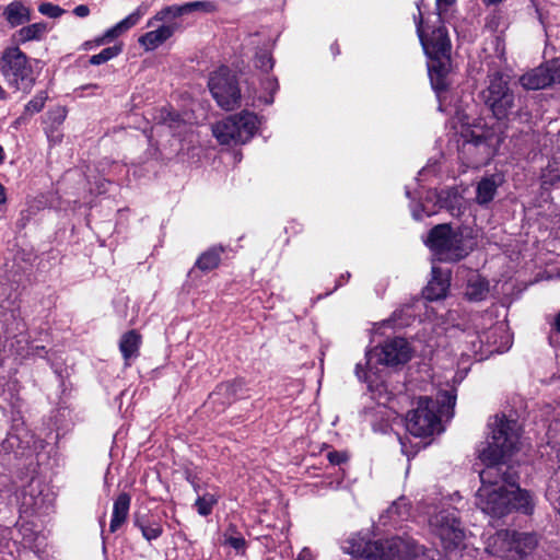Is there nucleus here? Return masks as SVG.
<instances>
[{
  "label": "nucleus",
  "mask_w": 560,
  "mask_h": 560,
  "mask_svg": "<svg viewBox=\"0 0 560 560\" xmlns=\"http://www.w3.org/2000/svg\"><path fill=\"white\" fill-rule=\"evenodd\" d=\"M427 244L441 261L460 260L470 250V246L463 233L453 230L448 224L434 226L430 231Z\"/></svg>",
  "instance_id": "5"
},
{
  "label": "nucleus",
  "mask_w": 560,
  "mask_h": 560,
  "mask_svg": "<svg viewBox=\"0 0 560 560\" xmlns=\"http://www.w3.org/2000/svg\"><path fill=\"white\" fill-rule=\"evenodd\" d=\"M480 96L498 119L506 118L514 107V93L509 86V77L501 72L488 75V85Z\"/></svg>",
  "instance_id": "9"
},
{
  "label": "nucleus",
  "mask_w": 560,
  "mask_h": 560,
  "mask_svg": "<svg viewBox=\"0 0 560 560\" xmlns=\"http://www.w3.org/2000/svg\"><path fill=\"white\" fill-rule=\"evenodd\" d=\"M328 459L331 464L339 465V464L343 463L347 458L343 454H341L339 452H330L328 454Z\"/></svg>",
  "instance_id": "46"
},
{
  "label": "nucleus",
  "mask_w": 560,
  "mask_h": 560,
  "mask_svg": "<svg viewBox=\"0 0 560 560\" xmlns=\"http://www.w3.org/2000/svg\"><path fill=\"white\" fill-rule=\"evenodd\" d=\"M513 533L512 560H518L530 553L537 546V537L530 533Z\"/></svg>",
  "instance_id": "18"
},
{
  "label": "nucleus",
  "mask_w": 560,
  "mask_h": 560,
  "mask_svg": "<svg viewBox=\"0 0 560 560\" xmlns=\"http://www.w3.org/2000/svg\"><path fill=\"white\" fill-rule=\"evenodd\" d=\"M50 117L54 122L57 125H60L66 119V110L63 108H57L56 110L51 112Z\"/></svg>",
  "instance_id": "45"
},
{
  "label": "nucleus",
  "mask_w": 560,
  "mask_h": 560,
  "mask_svg": "<svg viewBox=\"0 0 560 560\" xmlns=\"http://www.w3.org/2000/svg\"><path fill=\"white\" fill-rule=\"evenodd\" d=\"M400 444H401L402 452H404L407 456H409V453H408V451L406 450V443H405L402 440H400Z\"/></svg>",
  "instance_id": "58"
},
{
  "label": "nucleus",
  "mask_w": 560,
  "mask_h": 560,
  "mask_svg": "<svg viewBox=\"0 0 560 560\" xmlns=\"http://www.w3.org/2000/svg\"><path fill=\"white\" fill-rule=\"evenodd\" d=\"M413 217L417 220L421 219V215L417 211H413Z\"/></svg>",
  "instance_id": "59"
},
{
  "label": "nucleus",
  "mask_w": 560,
  "mask_h": 560,
  "mask_svg": "<svg viewBox=\"0 0 560 560\" xmlns=\"http://www.w3.org/2000/svg\"><path fill=\"white\" fill-rule=\"evenodd\" d=\"M217 503V499L212 494H205L196 500L195 505L200 515L207 516L211 513L213 505Z\"/></svg>",
  "instance_id": "38"
},
{
  "label": "nucleus",
  "mask_w": 560,
  "mask_h": 560,
  "mask_svg": "<svg viewBox=\"0 0 560 560\" xmlns=\"http://www.w3.org/2000/svg\"><path fill=\"white\" fill-rule=\"evenodd\" d=\"M4 158H5L4 150H3V148L0 145V164H2V163H3Z\"/></svg>",
  "instance_id": "57"
},
{
  "label": "nucleus",
  "mask_w": 560,
  "mask_h": 560,
  "mask_svg": "<svg viewBox=\"0 0 560 560\" xmlns=\"http://www.w3.org/2000/svg\"><path fill=\"white\" fill-rule=\"evenodd\" d=\"M552 84L560 83V58L547 61Z\"/></svg>",
  "instance_id": "43"
},
{
  "label": "nucleus",
  "mask_w": 560,
  "mask_h": 560,
  "mask_svg": "<svg viewBox=\"0 0 560 560\" xmlns=\"http://www.w3.org/2000/svg\"><path fill=\"white\" fill-rule=\"evenodd\" d=\"M481 336L489 347V352H504L511 346V338L504 324L493 326L490 330L483 331Z\"/></svg>",
  "instance_id": "16"
},
{
  "label": "nucleus",
  "mask_w": 560,
  "mask_h": 560,
  "mask_svg": "<svg viewBox=\"0 0 560 560\" xmlns=\"http://www.w3.org/2000/svg\"><path fill=\"white\" fill-rule=\"evenodd\" d=\"M429 525L434 536L440 539L446 552L459 550L464 546L465 532L455 508L438 511L429 518Z\"/></svg>",
  "instance_id": "8"
},
{
  "label": "nucleus",
  "mask_w": 560,
  "mask_h": 560,
  "mask_svg": "<svg viewBox=\"0 0 560 560\" xmlns=\"http://www.w3.org/2000/svg\"><path fill=\"white\" fill-rule=\"evenodd\" d=\"M499 183L494 176L485 177L478 184L476 188V201L477 203L485 206L493 200Z\"/></svg>",
  "instance_id": "23"
},
{
  "label": "nucleus",
  "mask_w": 560,
  "mask_h": 560,
  "mask_svg": "<svg viewBox=\"0 0 560 560\" xmlns=\"http://www.w3.org/2000/svg\"><path fill=\"white\" fill-rule=\"evenodd\" d=\"M553 327H555L556 331L558 334H560V312L557 314V316L555 318Z\"/></svg>",
  "instance_id": "54"
},
{
  "label": "nucleus",
  "mask_w": 560,
  "mask_h": 560,
  "mask_svg": "<svg viewBox=\"0 0 560 560\" xmlns=\"http://www.w3.org/2000/svg\"><path fill=\"white\" fill-rule=\"evenodd\" d=\"M222 249L211 248L205 252L196 261V267L202 271H210L217 268L220 264V256Z\"/></svg>",
  "instance_id": "29"
},
{
  "label": "nucleus",
  "mask_w": 560,
  "mask_h": 560,
  "mask_svg": "<svg viewBox=\"0 0 560 560\" xmlns=\"http://www.w3.org/2000/svg\"><path fill=\"white\" fill-rule=\"evenodd\" d=\"M186 7L184 4H173L163 8L161 11H159L149 22L148 26H151L153 24V21H165L168 19H175L182 15H186Z\"/></svg>",
  "instance_id": "32"
},
{
  "label": "nucleus",
  "mask_w": 560,
  "mask_h": 560,
  "mask_svg": "<svg viewBox=\"0 0 560 560\" xmlns=\"http://www.w3.org/2000/svg\"><path fill=\"white\" fill-rule=\"evenodd\" d=\"M258 118L248 110L230 115L212 125V133L221 144L245 143L257 130Z\"/></svg>",
  "instance_id": "6"
},
{
  "label": "nucleus",
  "mask_w": 560,
  "mask_h": 560,
  "mask_svg": "<svg viewBox=\"0 0 560 560\" xmlns=\"http://www.w3.org/2000/svg\"><path fill=\"white\" fill-rule=\"evenodd\" d=\"M411 347L409 342L401 337L387 339L382 345L368 351L365 354V366L363 371L361 363L355 366V375L360 381L366 382L372 387L374 381L372 375L377 373V365L396 366L407 363L411 359Z\"/></svg>",
  "instance_id": "4"
},
{
  "label": "nucleus",
  "mask_w": 560,
  "mask_h": 560,
  "mask_svg": "<svg viewBox=\"0 0 560 560\" xmlns=\"http://www.w3.org/2000/svg\"><path fill=\"white\" fill-rule=\"evenodd\" d=\"M489 425L490 441L479 451L486 468L479 474L481 486L476 493V505L491 517H502L513 510L530 513L533 500L529 492L516 485L514 475L503 463L518 450L521 428L504 416H495Z\"/></svg>",
  "instance_id": "1"
},
{
  "label": "nucleus",
  "mask_w": 560,
  "mask_h": 560,
  "mask_svg": "<svg viewBox=\"0 0 560 560\" xmlns=\"http://www.w3.org/2000/svg\"><path fill=\"white\" fill-rule=\"evenodd\" d=\"M456 396L453 392H442L438 399L420 397L417 407L409 411L406 428L410 434L418 438L430 436L441 432V415H448L454 408Z\"/></svg>",
  "instance_id": "2"
},
{
  "label": "nucleus",
  "mask_w": 560,
  "mask_h": 560,
  "mask_svg": "<svg viewBox=\"0 0 560 560\" xmlns=\"http://www.w3.org/2000/svg\"><path fill=\"white\" fill-rule=\"evenodd\" d=\"M3 16L10 26L15 27L30 21V9L20 1L9 3L3 11Z\"/></svg>",
  "instance_id": "22"
},
{
  "label": "nucleus",
  "mask_w": 560,
  "mask_h": 560,
  "mask_svg": "<svg viewBox=\"0 0 560 560\" xmlns=\"http://www.w3.org/2000/svg\"><path fill=\"white\" fill-rule=\"evenodd\" d=\"M462 343V355H477L480 353L479 360L483 358L482 348L485 345V340L482 339L481 334L477 332H463Z\"/></svg>",
  "instance_id": "24"
},
{
  "label": "nucleus",
  "mask_w": 560,
  "mask_h": 560,
  "mask_svg": "<svg viewBox=\"0 0 560 560\" xmlns=\"http://www.w3.org/2000/svg\"><path fill=\"white\" fill-rule=\"evenodd\" d=\"M546 498L560 514V468L550 477L546 489Z\"/></svg>",
  "instance_id": "28"
},
{
  "label": "nucleus",
  "mask_w": 560,
  "mask_h": 560,
  "mask_svg": "<svg viewBox=\"0 0 560 560\" xmlns=\"http://www.w3.org/2000/svg\"><path fill=\"white\" fill-rule=\"evenodd\" d=\"M296 560H312V553L308 549L304 548L298 556Z\"/></svg>",
  "instance_id": "53"
},
{
  "label": "nucleus",
  "mask_w": 560,
  "mask_h": 560,
  "mask_svg": "<svg viewBox=\"0 0 560 560\" xmlns=\"http://www.w3.org/2000/svg\"><path fill=\"white\" fill-rule=\"evenodd\" d=\"M235 386L236 385L232 384V383L222 384L219 386V390L217 393H214L213 395H211V397L219 395L221 393L235 394L236 393Z\"/></svg>",
  "instance_id": "47"
},
{
  "label": "nucleus",
  "mask_w": 560,
  "mask_h": 560,
  "mask_svg": "<svg viewBox=\"0 0 560 560\" xmlns=\"http://www.w3.org/2000/svg\"><path fill=\"white\" fill-rule=\"evenodd\" d=\"M262 92L259 95V100L265 104H271L275 101V95L278 90L277 78H266L261 81Z\"/></svg>",
  "instance_id": "34"
},
{
  "label": "nucleus",
  "mask_w": 560,
  "mask_h": 560,
  "mask_svg": "<svg viewBox=\"0 0 560 560\" xmlns=\"http://www.w3.org/2000/svg\"><path fill=\"white\" fill-rule=\"evenodd\" d=\"M542 187L553 186L560 183V163L553 161L547 165L542 175Z\"/></svg>",
  "instance_id": "33"
},
{
  "label": "nucleus",
  "mask_w": 560,
  "mask_h": 560,
  "mask_svg": "<svg viewBox=\"0 0 560 560\" xmlns=\"http://www.w3.org/2000/svg\"><path fill=\"white\" fill-rule=\"evenodd\" d=\"M7 200L5 192L3 186L0 184V205L4 203Z\"/></svg>",
  "instance_id": "55"
},
{
  "label": "nucleus",
  "mask_w": 560,
  "mask_h": 560,
  "mask_svg": "<svg viewBox=\"0 0 560 560\" xmlns=\"http://www.w3.org/2000/svg\"><path fill=\"white\" fill-rule=\"evenodd\" d=\"M275 66V61L268 51H260L256 55V67L267 72Z\"/></svg>",
  "instance_id": "41"
},
{
  "label": "nucleus",
  "mask_w": 560,
  "mask_h": 560,
  "mask_svg": "<svg viewBox=\"0 0 560 560\" xmlns=\"http://www.w3.org/2000/svg\"><path fill=\"white\" fill-rule=\"evenodd\" d=\"M135 525L141 530L143 538L148 541L159 538L163 533L159 522L151 521L144 516H136Z\"/></svg>",
  "instance_id": "27"
},
{
  "label": "nucleus",
  "mask_w": 560,
  "mask_h": 560,
  "mask_svg": "<svg viewBox=\"0 0 560 560\" xmlns=\"http://www.w3.org/2000/svg\"><path fill=\"white\" fill-rule=\"evenodd\" d=\"M448 287L447 278L438 276L436 270L433 268V278L428 283L424 295L430 301L440 300L446 295Z\"/></svg>",
  "instance_id": "25"
},
{
  "label": "nucleus",
  "mask_w": 560,
  "mask_h": 560,
  "mask_svg": "<svg viewBox=\"0 0 560 560\" xmlns=\"http://www.w3.org/2000/svg\"><path fill=\"white\" fill-rule=\"evenodd\" d=\"M38 11L44 14V15H47L49 18H59L65 11L58 7V5H55L52 3H42L38 8Z\"/></svg>",
  "instance_id": "42"
},
{
  "label": "nucleus",
  "mask_w": 560,
  "mask_h": 560,
  "mask_svg": "<svg viewBox=\"0 0 560 560\" xmlns=\"http://www.w3.org/2000/svg\"><path fill=\"white\" fill-rule=\"evenodd\" d=\"M557 427H558V423H556L555 425H551L549 431H548V435H549L548 443L552 444L553 447H556L557 445L560 444L559 441L557 440L556 434H555V432L557 430Z\"/></svg>",
  "instance_id": "49"
},
{
  "label": "nucleus",
  "mask_w": 560,
  "mask_h": 560,
  "mask_svg": "<svg viewBox=\"0 0 560 560\" xmlns=\"http://www.w3.org/2000/svg\"><path fill=\"white\" fill-rule=\"evenodd\" d=\"M374 541L372 540H365L360 535L352 536L348 538L343 545L342 550L346 553L355 556V557H362L368 560H371L372 556V545Z\"/></svg>",
  "instance_id": "20"
},
{
  "label": "nucleus",
  "mask_w": 560,
  "mask_h": 560,
  "mask_svg": "<svg viewBox=\"0 0 560 560\" xmlns=\"http://www.w3.org/2000/svg\"><path fill=\"white\" fill-rule=\"evenodd\" d=\"M46 353L45 347L43 346H36L31 349L32 355L43 357Z\"/></svg>",
  "instance_id": "52"
},
{
  "label": "nucleus",
  "mask_w": 560,
  "mask_h": 560,
  "mask_svg": "<svg viewBox=\"0 0 560 560\" xmlns=\"http://www.w3.org/2000/svg\"><path fill=\"white\" fill-rule=\"evenodd\" d=\"M459 200L460 198L456 192H447V198H443L442 195L439 196V202L441 203V207L448 208L452 214L456 215L459 214Z\"/></svg>",
  "instance_id": "39"
},
{
  "label": "nucleus",
  "mask_w": 560,
  "mask_h": 560,
  "mask_svg": "<svg viewBox=\"0 0 560 560\" xmlns=\"http://www.w3.org/2000/svg\"><path fill=\"white\" fill-rule=\"evenodd\" d=\"M512 530H500L488 539L486 550L495 557L512 560Z\"/></svg>",
  "instance_id": "14"
},
{
  "label": "nucleus",
  "mask_w": 560,
  "mask_h": 560,
  "mask_svg": "<svg viewBox=\"0 0 560 560\" xmlns=\"http://www.w3.org/2000/svg\"><path fill=\"white\" fill-rule=\"evenodd\" d=\"M141 335L135 329L129 330L121 336L119 341V350L126 361V364H129L128 361L131 358L139 355Z\"/></svg>",
  "instance_id": "21"
},
{
  "label": "nucleus",
  "mask_w": 560,
  "mask_h": 560,
  "mask_svg": "<svg viewBox=\"0 0 560 560\" xmlns=\"http://www.w3.org/2000/svg\"><path fill=\"white\" fill-rule=\"evenodd\" d=\"M73 13L79 18H85L90 14V8L85 4H80L74 8Z\"/></svg>",
  "instance_id": "48"
},
{
  "label": "nucleus",
  "mask_w": 560,
  "mask_h": 560,
  "mask_svg": "<svg viewBox=\"0 0 560 560\" xmlns=\"http://www.w3.org/2000/svg\"><path fill=\"white\" fill-rule=\"evenodd\" d=\"M187 14L195 11L212 12L215 9L213 2L210 1H192L185 3Z\"/></svg>",
  "instance_id": "40"
},
{
  "label": "nucleus",
  "mask_w": 560,
  "mask_h": 560,
  "mask_svg": "<svg viewBox=\"0 0 560 560\" xmlns=\"http://www.w3.org/2000/svg\"><path fill=\"white\" fill-rule=\"evenodd\" d=\"M372 549L371 560H409L419 553L416 545L400 537L375 540Z\"/></svg>",
  "instance_id": "11"
},
{
  "label": "nucleus",
  "mask_w": 560,
  "mask_h": 560,
  "mask_svg": "<svg viewBox=\"0 0 560 560\" xmlns=\"http://www.w3.org/2000/svg\"><path fill=\"white\" fill-rule=\"evenodd\" d=\"M265 560H271V559L267 558V559H265Z\"/></svg>",
  "instance_id": "60"
},
{
  "label": "nucleus",
  "mask_w": 560,
  "mask_h": 560,
  "mask_svg": "<svg viewBox=\"0 0 560 560\" xmlns=\"http://www.w3.org/2000/svg\"><path fill=\"white\" fill-rule=\"evenodd\" d=\"M212 97L218 106L224 110H233L241 106L242 94L238 81L228 67H220L214 71L208 82Z\"/></svg>",
  "instance_id": "10"
},
{
  "label": "nucleus",
  "mask_w": 560,
  "mask_h": 560,
  "mask_svg": "<svg viewBox=\"0 0 560 560\" xmlns=\"http://www.w3.org/2000/svg\"><path fill=\"white\" fill-rule=\"evenodd\" d=\"M48 98V95L46 92L42 91L39 93H37L25 106H24V112L26 113V115H28L30 117H32L33 115H35L36 113H39L44 106H45V103Z\"/></svg>",
  "instance_id": "36"
},
{
  "label": "nucleus",
  "mask_w": 560,
  "mask_h": 560,
  "mask_svg": "<svg viewBox=\"0 0 560 560\" xmlns=\"http://www.w3.org/2000/svg\"><path fill=\"white\" fill-rule=\"evenodd\" d=\"M120 52H121V47L117 46V45L104 48L101 52L93 55L90 58V63L94 65V66L105 63L108 60L118 56Z\"/></svg>",
  "instance_id": "35"
},
{
  "label": "nucleus",
  "mask_w": 560,
  "mask_h": 560,
  "mask_svg": "<svg viewBox=\"0 0 560 560\" xmlns=\"http://www.w3.org/2000/svg\"><path fill=\"white\" fill-rule=\"evenodd\" d=\"M520 83L526 90H540L551 85L552 80L547 62L523 74Z\"/></svg>",
  "instance_id": "15"
},
{
  "label": "nucleus",
  "mask_w": 560,
  "mask_h": 560,
  "mask_svg": "<svg viewBox=\"0 0 560 560\" xmlns=\"http://www.w3.org/2000/svg\"><path fill=\"white\" fill-rule=\"evenodd\" d=\"M154 120L158 124L166 125L170 128H177L182 122V117L177 112H174L168 107H162L154 115Z\"/></svg>",
  "instance_id": "31"
},
{
  "label": "nucleus",
  "mask_w": 560,
  "mask_h": 560,
  "mask_svg": "<svg viewBox=\"0 0 560 560\" xmlns=\"http://www.w3.org/2000/svg\"><path fill=\"white\" fill-rule=\"evenodd\" d=\"M0 72L18 91L30 92L35 81L28 58L19 47L4 49L0 57Z\"/></svg>",
  "instance_id": "7"
},
{
  "label": "nucleus",
  "mask_w": 560,
  "mask_h": 560,
  "mask_svg": "<svg viewBox=\"0 0 560 560\" xmlns=\"http://www.w3.org/2000/svg\"><path fill=\"white\" fill-rule=\"evenodd\" d=\"M46 32V24L44 23H34L27 26L22 27L18 32V42L26 43L30 40L40 39Z\"/></svg>",
  "instance_id": "30"
},
{
  "label": "nucleus",
  "mask_w": 560,
  "mask_h": 560,
  "mask_svg": "<svg viewBox=\"0 0 560 560\" xmlns=\"http://www.w3.org/2000/svg\"><path fill=\"white\" fill-rule=\"evenodd\" d=\"M488 294V282L477 273L468 279L466 296L470 301H481Z\"/></svg>",
  "instance_id": "26"
},
{
  "label": "nucleus",
  "mask_w": 560,
  "mask_h": 560,
  "mask_svg": "<svg viewBox=\"0 0 560 560\" xmlns=\"http://www.w3.org/2000/svg\"><path fill=\"white\" fill-rule=\"evenodd\" d=\"M408 514L409 508L405 499H399L398 501L394 502L392 506H389L386 511V515L390 520H402Z\"/></svg>",
  "instance_id": "37"
},
{
  "label": "nucleus",
  "mask_w": 560,
  "mask_h": 560,
  "mask_svg": "<svg viewBox=\"0 0 560 560\" xmlns=\"http://www.w3.org/2000/svg\"><path fill=\"white\" fill-rule=\"evenodd\" d=\"M28 119L30 116L26 115V113L23 110V114L13 121V127L19 128L20 126L26 124Z\"/></svg>",
  "instance_id": "51"
},
{
  "label": "nucleus",
  "mask_w": 560,
  "mask_h": 560,
  "mask_svg": "<svg viewBox=\"0 0 560 560\" xmlns=\"http://www.w3.org/2000/svg\"><path fill=\"white\" fill-rule=\"evenodd\" d=\"M416 24L423 50L432 59V63L429 65L431 84L435 91H443L446 89V63L442 59H447L451 51L447 31L441 25L425 34L422 27L421 12H419V20L416 21Z\"/></svg>",
  "instance_id": "3"
},
{
  "label": "nucleus",
  "mask_w": 560,
  "mask_h": 560,
  "mask_svg": "<svg viewBox=\"0 0 560 560\" xmlns=\"http://www.w3.org/2000/svg\"><path fill=\"white\" fill-rule=\"evenodd\" d=\"M225 544H228L235 550H242L245 546V539L241 536H230L225 539Z\"/></svg>",
  "instance_id": "44"
},
{
  "label": "nucleus",
  "mask_w": 560,
  "mask_h": 560,
  "mask_svg": "<svg viewBox=\"0 0 560 560\" xmlns=\"http://www.w3.org/2000/svg\"><path fill=\"white\" fill-rule=\"evenodd\" d=\"M147 5H139L132 13L115 24L113 27L108 28L105 34L96 40L97 45L104 44L106 40L118 37L131 27L136 26L141 18L147 13Z\"/></svg>",
  "instance_id": "13"
},
{
  "label": "nucleus",
  "mask_w": 560,
  "mask_h": 560,
  "mask_svg": "<svg viewBox=\"0 0 560 560\" xmlns=\"http://www.w3.org/2000/svg\"><path fill=\"white\" fill-rule=\"evenodd\" d=\"M175 27L173 25H162L158 30L145 33L139 38V44L145 50H153L166 42L173 34Z\"/></svg>",
  "instance_id": "19"
},
{
  "label": "nucleus",
  "mask_w": 560,
  "mask_h": 560,
  "mask_svg": "<svg viewBox=\"0 0 560 560\" xmlns=\"http://www.w3.org/2000/svg\"><path fill=\"white\" fill-rule=\"evenodd\" d=\"M296 560V559H295Z\"/></svg>",
  "instance_id": "61"
},
{
  "label": "nucleus",
  "mask_w": 560,
  "mask_h": 560,
  "mask_svg": "<svg viewBox=\"0 0 560 560\" xmlns=\"http://www.w3.org/2000/svg\"><path fill=\"white\" fill-rule=\"evenodd\" d=\"M463 152L475 155L471 164L477 166L488 162L492 158L494 150L488 136L483 132L476 133L471 131L469 138L463 143Z\"/></svg>",
  "instance_id": "12"
},
{
  "label": "nucleus",
  "mask_w": 560,
  "mask_h": 560,
  "mask_svg": "<svg viewBox=\"0 0 560 560\" xmlns=\"http://www.w3.org/2000/svg\"><path fill=\"white\" fill-rule=\"evenodd\" d=\"M130 503L131 497L127 492L119 493L115 499L109 524L110 533L117 532L121 525L126 523L129 515Z\"/></svg>",
  "instance_id": "17"
},
{
  "label": "nucleus",
  "mask_w": 560,
  "mask_h": 560,
  "mask_svg": "<svg viewBox=\"0 0 560 560\" xmlns=\"http://www.w3.org/2000/svg\"><path fill=\"white\" fill-rule=\"evenodd\" d=\"M455 0H436V5L439 10V15H442L448 5H451Z\"/></svg>",
  "instance_id": "50"
},
{
  "label": "nucleus",
  "mask_w": 560,
  "mask_h": 560,
  "mask_svg": "<svg viewBox=\"0 0 560 560\" xmlns=\"http://www.w3.org/2000/svg\"><path fill=\"white\" fill-rule=\"evenodd\" d=\"M8 98V93L0 85V101H5Z\"/></svg>",
  "instance_id": "56"
}]
</instances>
